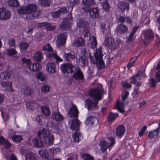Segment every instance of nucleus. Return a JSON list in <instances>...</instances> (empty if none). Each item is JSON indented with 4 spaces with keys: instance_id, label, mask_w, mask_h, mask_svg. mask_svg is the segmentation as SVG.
<instances>
[{
    "instance_id": "1",
    "label": "nucleus",
    "mask_w": 160,
    "mask_h": 160,
    "mask_svg": "<svg viewBox=\"0 0 160 160\" xmlns=\"http://www.w3.org/2000/svg\"><path fill=\"white\" fill-rule=\"evenodd\" d=\"M103 93V90L102 86L100 84H98L97 87L96 88L90 90L89 95L93 98L95 102H92L91 100L88 99L85 102V107H87L88 110L96 107L97 105V102L102 99Z\"/></svg>"
},
{
    "instance_id": "2",
    "label": "nucleus",
    "mask_w": 160,
    "mask_h": 160,
    "mask_svg": "<svg viewBox=\"0 0 160 160\" xmlns=\"http://www.w3.org/2000/svg\"><path fill=\"white\" fill-rule=\"evenodd\" d=\"M37 6L34 4H29L26 6L21 7L18 10L19 14H26V18L28 20H32L38 17L39 15L36 12Z\"/></svg>"
},
{
    "instance_id": "3",
    "label": "nucleus",
    "mask_w": 160,
    "mask_h": 160,
    "mask_svg": "<svg viewBox=\"0 0 160 160\" xmlns=\"http://www.w3.org/2000/svg\"><path fill=\"white\" fill-rule=\"evenodd\" d=\"M115 143L114 138L110 136L108 137L106 141L103 140L100 142V150L104 154V157L106 156L109 153Z\"/></svg>"
},
{
    "instance_id": "4",
    "label": "nucleus",
    "mask_w": 160,
    "mask_h": 160,
    "mask_svg": "<svg viewBox=\"0 0 160 160\" xmlns=\"http://www.w3.org/2000/svg\"><path fill=\"white\" fill-rule=\"evenodd\" d=\"M89 56L92 62L93 63H96L98 65V68H103L105 67V64L102 60L103 55L101 47H99L98 49H97L95 53L94 54L95 60L92 59L91 53H89Z\"/></svg>"
},
{
    "instance_id": "5",
    "label": "nucleus",
    "mask_w": 160,
    "mask_h": 160,
    "mask_svg": "<svg viewBox=\"0 0 160 160\" xmlns=\"http://www.w3.org/2000/svg\"><path fill=\"white\" fill-rule=\"evenodd\" d=\"M129 95V92L126 90L123 91L122 92V99L120 102H118L116 103L117 109L121 112H123L124 111V103L126 99Z\"/></svg>"
},
{
    "instance_id": "6",
    "label": "nucleus",
    "mask_w": 160,
    "mask_h": 160,
    "mask_svg": "<svg viewBox=\"0 0 160 160\" xmlns=\"http://www.w3.org/2000/svg\"><path fill=\"white\" fill-rule=\"evenodd\" d=\"M23 63L26 65L27 68L29 69L30 71H35L38 70L40 68L41 66L38 63H31V60L25 58L22 59Z\"/></svg>"
},
{
    "instance_id": "7",
    "label": "nucleus",
    "mask_w": 160,
    "mask_h": 160,
    "mask_svg": "<svg viewBox=\"0 0 160 160\" xmlns=\"http://www.w3.org/2000/svg\"><path fill=\"white\" fill-rule=\"evenodd\" d=\"M141 74L140 72H138L135 76L132 77L130 79L131 83L136 85L134 92L132 93L133 95L137 94L138 87L141 85V83L138 82L141 78Z\"/></svg>"
},
{
    "instance_id": "8",
    "label": "nucleus",
    "mask_w": 160,
    "mask_h": 160,
    "mask_svg": "<svg viewBox=\"0 0 160 160\" xmlns=\"http://www.w3.org/2000/svg\"><path fill=\"white\" fill-rule=\"evenodd\" d=\"M51 134L50 131L47 129L43 128L39 131L38 133V136L40 138L43 139L45 141V143H47L46 138Z\"/></svg>"
},
{
    "instance_id": "9",
    "label": "nucleus",
    "mask_w": 160,
    "mask_h": 160,
    "mask_svg": "<svg viewBox=\"0 0 160 160\" xmlns=\"http://www.w3.org/2000/svg\"><path fill=\"white\" fill-rule=\"evenodd\" d=\"M73 66L71 64H62L60 66V69L64 73H71L73 72Z\"/></svg>"
},
{
    "instance_id": "10",
    "label": "nucleus",
    "mask_w": 160,
    "mask_h": 160,
    "mask_svg": "<svg viewBox=\"0 0 160 160\" xmlns=\"http://www.w3.org/2000/svg\"><path fill=\"white\" fill-rule=\"evenodd\" d=\"M72 22V18L71 15H70L68 17L63 20L62 25L60 26V28L65 29L69 28Z\"/></svg>"
},
{
    "instance_id": "11",
    "label": "nucleus",
    "mask_w": 160,
    "mask_h": 160,
    "mask_svg": "<svg viewBox=\"0 0 160 160\" xmlns=\"http://www.w3.org/2000/svg\"><path fill=\"white\" fill-rule=\"evenodd\" d=\"M11 14L9 11L0 8V19L5 20L9 18Z\"/></svg>"
},
{
    "instance_id": "12",
    "label": "nucleus",
    "mask_w": 160,
    "mask_h": 160,
    "mask_svg": "<svg viewBox=\"0 0 160 160\" xmlns=\"http://www.w3.org/2000/svg\"><path fill=\"white\" fill-rule=\"evenodd\" d=\"M67 39L66 34H61L58 37L57 40V44L59 46H63L65 44Z\"/></svg>"
},
{
    "instance_id": "13",
    "label": "nucleus",
    "mask_w": 160,
    "mask_h": 160,
    "mask_svg": "<svg viewBox=\"0 0 160 160\" xmlns=\"http://www.w3.org/2000/svg\"><path fill=\"white\" fill-rule=\"evenodd\" d=\"M77 24L78 27L80 28L81 27H83V30L82 33L83 36L86 37L88 35V30L87 27H86L84 24V22L81 19H78L77 20Z\"/></svg>"
},
{
    "instance_id": "14",
    "label": "nucleus",
    "mask_w": 160,
    "mask_h": 160,
    "mask_svg": "<svg viewBox=\"0 0 160 160\" xmlns=\"http://www.w3.org/2000/svg\"><path fill=\"white\" fill-rule=\"evenodd\" d=\"M99 9L97 8H91L89 10L90 18L94 19L98 18L99 16Z\"/></svg>"
},
{
    "instance_id": "15",
    "label": "nucleus",
    "mask_w": 160,
    "mask_h": 160,
    "mask_svg": "<svg viewBox=\"0 0 160 160\" xmlns=\"http://www.w3.org/2000/svg\"><path fill=\"white\" fill-rule=\"evenodd\" d=\"M81 123V122L78 119L73 120L72 121L70 126L71 129L72 130H78Z\"/></svg>"
},
{
    "instance_id": "16",
    "label": "nucleus",
    "mask_w": 160,
    "mask_h": 160,
    "mask_svg": "<svg viewBox=\"0 0 160 160\" xmlns=\"http://www.w3.org/2000/svg\"><path fill=\"white\" fill-rule=\"evenodd\" d=\"M85 42L82 38L78 37L76 39L74 42L72 43L73 46L76 47H81L84 45Z\"/></svg>"
},
{
    "instance_id": "17",
    "label": "nucleus",
    "mask_w": 160,
    "mask_h": 160,
    "mask_svg": "<svg viewBox=\"0 0 160 160\" xmlns=\"http://www.w3.org/2000/svg\"><path fill=\"white\" fill-rule=\"evenodd\" d=\"M88 44L90 48H95L97 45L96 38L93 36L90 37L88 40Z\"/></svg>"
},
{
    "instance_id": "18",
    "label": "nucleus",
    "mask_w": 160,
    "mask_h": 160,
    "mask_svg": "<svg viewBox=\"0 0 160 160\" xmlns=\"http://www.w3.org/2000/svg\"><path fill=\"white\" fill-rule=\"evenodd\" d=\"M115 42V40L112 37L106 38L104 42V44L105 46L109 48H111L113 47Z\"/></svg>"
},
{
    "instance_id": "19",
    "label": "nucleus",
    "mask_w": 160,
    "mask_h": 160,
    "mask_svg": "<svg viewBox=\"0 0 160 160\" xmlns=\"http://www.w3.org/2000/svg\"><path fill=\"white\" fill-rule=\"evenodd\" d=\"M52 119L55 120L57 122L62 121L63 120V117L58 112H53L52 113Z\"/></svg>"
},
{
    "instance_id": "20",
    "label": "nucleus",
    "mask_w": 160,
    "mask_h": 160,
    "mask_svg": "<svg viewBox=\"0 0 160 160\" xmlns=\"http://www.w3.org/2000/svg\"><path fill=\"white\" fill-rule=\"evenodd\" d=\"M125 131L124 126L122 125H119L116 128V135L118 137H121L123 135Z\"/></svg>"
},
{
    "instance_id": "21",
    "label": "nucleus",
    "mask_w": 160,
    "mask_h": 160,
    "mask_svg": "<svg viewBox=\"0 0 160 160\" xmlns=\"http://www.w3.org/2000/svg\"><path fill=\"white\" fill-rule=\"evenodd\" d=\"M78 111L76 106L73 105L69 110L68 115L71 117H76L78 116Z\"/></svg>"
},
{
    "instance_id": "22",
    "label": "nucleus",
    "mask_w": 160,
    "mask_h": 160,
    "mask_svg": "<svg viewBox=\"0 0 160 160\" xmlns=\"http://www.w3.org/2000/svg\"><path fill=\"white\" fill-rule=\"evenodd\" d=\"M43 58V55L42 52L40 51H38L35 52L32 56L33 60L38 62H40Z\"/></svg>"
},
{
    "instance_id": "23",
    "label": "nucleus",
    "mask_w": 160,
    "mask_h": 160,
    "mask_svg": "<svg viewBox=\"0 0 160 160\" xmlns=\"http://www.w3.org/2000/svg\"><path fill=\"white\" fill-rule=\"evenodd\" d=\"M118 7L122 11H124L125 9H127L128 11L129 10V3L126 2H120L118 4Z\"/></svg>"
},
{
    "instance_id": "24",
    "label": "nucleus",
    "mask_w": 160,
    "mask_h": 160,
    "mask_svg": "<svg viewBox=\"0 0 160 160\" xmlns=\"http://www.w3.org/2000/svg\"><path fill=\"white\" fill-rule=\"evenodd\" d=\"M46 70L50 73H53L56 72L55 64L54 62L48 63L47 65Z\"/></svg>"
},
{
    "instance_id": "25",
    "label": "nucleus",
    "mask_w": 160,
    "mask_h": 160,
    "mask_svg": "<svg viewBox=\"0 0 160 160\" xmlns=\"http://www.w3.org/2000/svg\"><path fill=\"white\" fill-rule=\"evenodd\" d=\"M60 152V150L58 148H53L50 149L48 152V155L50 158Z\"/></svg>"
},
{
    "instance_id": "26",
    "label": "nucleus",
    "mask_w": 160,
    "mask_h": 160,
    "mask_svg": "<svg viewBox=\"0 0 160 160\" xmlns=\"http://www.w3.org/2000/svg\"><path fill=\"white\" fill-rule=\"evenodd\" d=\"M88 62V59L85 55L79 57V64L82 67H84L86 66Z\"/></svg>"
},
{
    "instance_id": "27",
    "label": "nucleus",
    "mask_w": 160,
    "mask_h": 160,
    "mask_svg": "<svg viewBox=\"0 0 160 160\" xmlns=\"http://www.w3.org/2000/svg\"><path fill=\"white\" fill-rule=\"evenodd\" d=\"M13 75V72L11 71H5L2 72L0 74V77L2 79H8Z\"/></svg>"
},
{
    "instance_id": "28",
    "label": "nucleus",
    "mask_w": 160,
    "mask_h": 160,
    "mask_svg": "<svg viewBox=\"0 0 160 160\" xmlns=\"http://www.w3.org/2000/svg\"><path fill=\"white\" fill-rule=\"evenodd\" d=\"M128 27L123 24H120L117 28V32L120 33L125 32L128 31Z\"/></svg>"
},
{
    "instance_id": "29",
    "label": "nucleus",
    "mask_w": 160,
    "mask_h": 160,
    "mask_svg": "<svg viewBox=\"0 0 160 160\" xmlns=\"http://www.w3.org/2000/svg\"><path fill=\"white\" fill-rule=\"evenodd\" d=\"M75 58V55L71 52L65 53L63 55L64 60L69 62H71Z\"/></svg>"
},
{
    "instance_id": "30",
    "label": "nucleus",
    "mask_w": 160,
    "mask_h": 160,
    "mask_svg": "<svg viewBox=\"0 0 160 160\" xmlns=\"http://www.w3.org/2000/svg\"><path fill=\"white\" fill-rule=\"evenodd\" d=\"M44 26L46 28L47 30L48 31H52L55 28V26H52L51 24L43 22L39 24V27H42Z\"/></svg>"
},
{
    "instance_id": "31",
    "label": "nucleus",
    "mask_w": 160,
    "mask_h": 160,
    "mask_svg": "<svg viewBox=\"0 0 160 160\" xmlns=\"http://www.w3.org/2000/svg\"><path fill=\"white\" fill-rule=\"evenodd\" d=\"M2 85L5 89L10 92H12V83L10 82H3L1 83Z\"/></svg>"
},
{
    "instance_id": "32",
    "label": "nucleus",
    "mask_w": 160,
    "mask_h": 160,
    "mask_svg": "<svg viewBox=\"0 0 160 160\" xmlns=\"http://www.w3.org/2000/svg\"><path fill=\"white\" fill-rule=\"evenodd\" d=\"M74 141L75 142H79L82 139V136L81 133L79 132L73 134L72 136Z\"/></svg>"
},
{
    "instance_id": "33",
    "label": "nucleus",
    "mask_w": 160,
    "mask_h": 160,
    "mask_svg": "<svg viewBox=\"0 0 160 160\" xmlns=\"http://www.w3.org/2000/svg\"><path fill=\"white\" fill-rule=\"evenodd\" d=\"M72 78L76 80H80L83 79V76L81 71L78 70L73 74Z\"/></svg>"
},
{
    "instance_id": "34",
    "label": "nucleus",
    "mask_w": 160,
    "mask_h": 160,
    "mask_svg": "<svg viewBox=\"0 0 160 160\" xmlns=\"http://www.w3.org/2000/svg\"><path fill=\"white\" fill-rule=\"evenodd\" d=\"M97 120V118L94 117L90 116L86 119L85 123L88 125H92L94 123V122Z\"/></svg>"
},
{
    "instance_id": "35",
    "label": "nucleus",
    "mask_w": 160,
    "mask_h": 160,
    "mask_svg": "<svg viewBox=\"0 0 160 160\" xmlns=\"http://www.w3.org/2000/svg\"><path fill=\"white\" fill-rule=\"evenodd\" d=\"M33 144L36 147L41 148L44 146L45 142H42L41 140H38L36 139L32 140Z\"/></svg>"
},
{
    "instance_id": "36",
    "label": "nucleus",
    "mask_w": 160,
    "mask_h": 160,
    "mask_svg": "<svg viewBox=\"0 0 160 160\" xmlns=\"http://www.w3.org/2000/svg\"><path fill=\"white\" fill-rule=\"evenodd\" d=\"M118 116V114L116 113L110 112L108 116V121L110 122H113Z\"/></svg>"
},
{
    "instance_id": "37",
    "label": "nucleus",
    "mask_w": 160,
    "mask_h": 160,
    "mask_svg": "<svg viewBox=\"0 0 160 160\" xmlns=\"http://www.w3.org/2000/svg\"><path fill=\"white\" fill-rule=\"evenodd\" d=\"M46 74L41 72H38L36 75L37 79L41 82L45 81L46 80Z\"/></svg>"
},
{
    "instance_id": "38",
    "label": "nucleus",
    "mask_w": 160,
    "mask_h": 160,
    "mask_svg": "<svg viewBox=\"0 0 160 160\" xmlns=\"http://www.w3.org/2000/svg\"><path fill=\"white\" fill-rule=\"evenodd\" d=\"M145 38L146 39H149L153 38V33L151 30H147L144 33Z\"/></svg>"
},
{
    "instance_id": "39",
    "label": "nucleus",
    "mask_w": 160,
    "mask_h": 160,
    "mask_svg": "<svg viewBox=\"0 0 160 160\" xmlns=\"http://www.w3.org/2000/svg\"><path fill=\"white\" fill-rule=\"evenodd\" d=\"M37 105L34 101H30L27 102L26 103L27 108L28 109L33 110L36 107Z\"/></svg>"
},
{
    "instance_id": "40",
    "label": "nucleus",
    "mask_w": 160,
    "mask_h": 160,
    "mask_svg": "<svg viewBox=\"0 0 160 160\" xmlns=\"http://www.w3.org/2000/svg\"><path fill=\"white\" fill-rule=\"evenodd\" d=\"M42 50L47 52H52V48L49 44H47L43 46Z\"/></svg>"
},
{
    "instance_id": "41",
    "label": "nucleus",
    "mask_w": 160,
    "mask_h": 160,
    "mask_svg": "<svg viewBox=\"0 0 160 160\" xmlns=\"http://www.w3.org/2000/svg\"><path fill=\"white\" fill-rule=\"evenodd\" d=\"M83 5L86 7H89L94 3V0H82Z\"/></svg>"
},
{
    "instance_id": "42",
    "label": "nucleus",
    "mask_w": 160,
    "mask_h": 160,
    "mask_svg": "<svg viewBox=\"0 0 160 160\" xmlns=\"http://www.w3.org/2000/svg\"><path fill=\"white\" fill-rule=\"evenodd\" d=\"M49 57L50 58H53L56 60L57 62L63 61V59L61 58L55 53H53L52 54H49Z\"/></svg>"
},
{
    "instance_id": "43",
    "label": "nucleus",
    "mask_w": 160,
    "mask_h": 160,
    "mask_svg": "<svg viewBox=\"0 0 160 160\" xmlns=\"http://www.w3.org/2000/svg\"><path fill=\"white\" fill-rule=\"evenodd\" d=\"M159 133V132L157 129L149 132H148V137L150 138H153L157 137Z\"/></svg>"
},
{
    "instance_id": "44",
    "label": "nucleus",
    "mask_w": 160,
    "mask_h": 160,
    "mask_svg": "<svg viewBox=\"0 0 160 160\" xmlns=\"http://www.w3.org/2000/svg\"><path fill=\"white\" fill-rule=\"evenodd\" d=\"M42 113L45 116L50 115V112L48 108L45 106H42L41 108Z\"/></svg>"
},
{
    "instance_id": "45",
    "label": "nucleus",
    "mask_w": 160,
    "mask_h": 160,
    "mask_svg": "<svg viewBox=\"0 0 160 160\" xmlns=\"http://www.w3.org/2000/svg\"><path fill=\"white\" fill-rule=\"evenodd\" d=\"M17 53L15 48H9L7 49V54L9 56H12Z\"/></svg>"
},
{
    "instance_id": "46",
    "label": "nucleus",
    "mask_w": 160,
    "mask_h": 160,
    "mask_svg": "<svg viewBox=\"0 0 160 160\" xmlns=\"http://www.w3.org/2000/svg\"><path fill=\"white\" fill-rule=\"evenodd\" d=\"M0 144L5 145L7 148H8L10 146V143L2 136L0 137Z\"/></svg>"
},
{
    "instance_id": "47",
    "label": "nucleus",
    "mask_w": 160,
    "mask_h": 160,
    "mask_svg": "<svg viewBox=\"0 0 160 160\" xmlns=\"http://www.w3.org/2000/svg\"><path fill=\"white\" fill-rule=\"evenodd\" d=\"M26 160H37L35 156L32 153H28L25 156Z\"/></svg>"
},
{
    "instance_id": "48",
    "label": "nucleus",
    "mask_w": 160,
    "mask_h": 160,
    "mask_svg": "<svg viewBox=\"0 0 160 160\" xmlns=\"http://www.w3.org/2000/svg\"><path fill=\"white\" fill-rule=\"evenodd\" d=\"M13 141L15 142H18L22 141V136L21 135H14L12 137Z\"/></svg>"
},
{
    "instance_id": "49",
    "label": "nucleus",
    "mask_w": 160,
    "mask_h": 160,
    "mask_svg": "<svg viewBox=\"0 0 160 160\" xmlns=\"http://www.w3.org/2000/svg\"><path fill=\"white\" fill-rule=\"evenodd\" d=\"M38 153L42 158H46L49 157L48 152L43 150H39L38 151Z\"/></svg>"
},
{
    "instance_id": "50",
    "label": "nucleus",
    "mask_w": 160,
    "mask_h": 160,
    "mask_svg": "<svg viewBox=\"0 0 160 160\" xmlns=\"http://www.w3.org/2000/svg\"><path fill=\"white\" fill-rule=\"evenodd\" d=\"M38 2L42 6L47 7L49 5L50 0H38Z\"/></svg>"
},
{
    "instance_id": "51",
    "label": "nucleus",
    "mask_w": 160,
    "mask_h": 160,
    "mask_svg": "<svg viewBox=\"0 0 160 160\" xmlns=\"http://www.w3.org/2000/svg\"><path fill=\"white\" fill-rule=\"evenodd\" d=\"M8 3L9 5L12 7H16L19 5L18 0H9Z\"/></svg>"
},
{
    "instance_id": "52",
    "label": "nucleus",
    "mask_w": 160,
    "mask_h": 160,
    "mask_svg": "<svg viewBox=\"0 0 160 160\" xmlns=\"http://www.w3.org/2000/svg\"><path fill=\"white\" fill-rule=\"evenodd\" d=\"M138 29V27H135L133 28V31L130 33L128 38V41H130L131 40L133 37L134 35L136 33V31Z\"/></svg>"
},
{
    "instance_id": "53",
    "label": "nucleus",
    "mask_w": 160,
    "mask_h": 160,
    "mask_svg": "<svg viewBox=\"0 0 160 160\" xmlns=\"http://www.w3.org/2000/svg\"><path fill=\"white\" fill-rule=\"evenodd\" d=\"M102 6L103 9L107 11H109L110 7L107 1L102 3Z\"/></svg>"
},
{
    "instance_id": "54",
    "label": "nucleus",
    "mask_w": 160,
    "mask_h": 160,
    "mask_svg": "<svg viewBox=\"0 0 160 160\" xmlns=\"http://www.w3.org/2000/svg\"><path fill=\"white\" fill-rule=\"evenodd\" d=\"M79 2V1L78 0H73L72 1L70 2V4L71 7L69 8V10L70 9V12H71L72 10V7L75 6Z\"/></svg>"
},
{
    "instance_id": "55",
    "label": "nucleus",
    "mask_w": 160,
    "mask_h": 160,
    "mask_svg": "<svg viewBox=\"0 0 160 160\" xmlns=\"http://www.w3.org/2000/svg\"><path fill=\"white\" fill-rule=\"evenodd\" d=\"M50 88L48 85H43L41 88V91L42 92L46 93L49 92Z\"/></svg>"
},
{
    "instance_id": "56",
    "label": "nucleus",
    "mask_w": 160,
    "mask_h": 160,
    "mask_svg": "<svg viewBox=\"0 0 160 160\" xmlns=\"http://www.w3.org/2000/svg\"><path fill=\"white\" fill-rule=\"evenodd\" d=\"M48 139V144L49 145L52 144L54 142V138L53 136L51 134L47 138Z\"/></svg>"
},
{
    "instance_id": "57",
    "label": "nucleus",
    "mask_w": 160,
    "mask_h": 160,
    "mask_svg": "<svg viewBox=\"0 0 160 160\" xmlns=\"http://www.w3.org/2000/svg\"><path fill=\"white\" fill-rule=\"evenodd\" d=\"M84 160H94L93 157L88 154H84L82 156Z\"/></svg>"
},
{
    "instance_id": "58",
    "label": "nucleus",
    "mask_w": 160,
    "mask_h": 160,
    "mask_svg": "<svg viewBox=\"0 0 160 160\" xmlns=\"http://www.w3.org/2000/svg\"><path fill=\"white\" fill-rule=\"evenodd\" d=\"M29 45L28 43L25 42H22L20 43L19 48L22 49H26L28 48Z\"/></svg>"
},
{
    "instance_id": "59",
    "label": "nucleus",
    "mask_w": 160,
    "mask_h": 160,
    "mask_svg": "<svg viewBox=\"0 0 160 160\" xmlns=\"http://www.w3.org/2000/svg\"><path fill=\"white\" fill-rule=\"evenodd\" d=\"M33 93V91L28 88H25L24 91V94L26 95H30L32 94Z\"/></svg>"
},
{
    "instance_id": "60",
    "label": "nucleus",
    "mask_w": 160,
    "mask_h": 160,
    "mask_svg": "<svg viewBox=\"0 0 160 160\" xmlns=\"http://www.w3.org/2000/svg\"><path fill=\"white\" fill-rule=\"evenodd\" d=\"M136 57H134L130 60V63L128 66V68H130L133 65V63H134L136 60Z\"/></svg>"
},
{
    "instance_id": "61",
    "label": "nucleus",
    "mask_w": 160,
    "mask_h": 160,
    "mask_svg": "<svg viewBox=\"0 0 160 160\" xmlns=\"http://www.w3.org/2000/svg\"><path fill=\"white\" fill-rule=\"evenodd\" d=\"M147 127L146 126H144L142 128L141 131L139 132L138 133L139 135L141 137L142 136L144 133L145 131L147 129Z\"/></svg>"
},
{
    "instance_id": "62",
    "label": "nucleus",
    "mask_w": 160,
    "mask_h": 160,
    "mask_svg": "<svg viewBox=\"0 0 160 160\" xmlns=\"http://www.w3.org/2000/svg\"><path fill=\"white\" fill-rule=\"evenodd\" d=\"M59 12H60V15L62 14L66 13L67 12L68 10L67 8L65 7H63L61 8L58 10Z\"/></svg>"
},
{
    "instance_id": "63",
    "label": "nucleus",
    "mask_w": 160,
    "mask_h": 160,
    "mask_svg": "<svg viewBox=\"0 0 160 160\" xmlns=\"http://www.w3.org/2000/svg\"><path fill=\"white\" fill-rule=\"evenodd\" d=\"M51 14L53 18L58 17L60 15V12H59L58 11L52 12Z\"/></svg>"
},
{
    "instance_id": "64",
    "label": "nucleus",
    "mask_w": 160,
    "mask_h": 160,
    "mask_svg": "<svg viewBox=\"0 0 160 160\" xmlns=\"http://www.w3.org/2000/svg\"><path fill=\"white\" fill-rule=\"evenodd\" d=\"M2 112V118L3 120L6 121L9 118V116L8 114H6L5 115L3 113L2 111H1Z\"/></svg>"
}]
</instances>
